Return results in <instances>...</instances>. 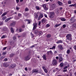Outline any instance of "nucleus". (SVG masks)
I'll return each instance as SVG.
<instances>
[{"instance_id": "nucleus-1", "label": "nucleus", "mask_w": 76, "mask_h": 76, "mask_svg": "<svg viewBox=\"0 0 76 76\" xmlns=\"http://www.w3.org/2000/svg\"><path fill=\"white\" fill-rule=\"evenodd\" d=\"M50 19H52V18H53L54 17V15H55V12H51L50 13Z\"/></svg>"}, {"instance_id": "nucleus-2", "label": "nucleus", "mask_w": 76, "mask_h": 76, "mask_svg": "<svg viewBox=\"0 0 76 76\" xmlns=\"http://www.w3.org/2000/svg\"><path fill=\"white\" fill-rule=\"evenodd\" d=\"M31 54V52H29V55L24 57V59L25 60H29L31 58V56L30 55Z\"/></svg>"}, {"instance_id": "nucleus-3", "label": "nucleus", "mask_w": 76, "mask_h": 76, "mask_svg": "<svg viewBox=\"0 0 76 76\" xmlns=\"http://www.w3.org/2000/svg\"><path fill=\"white\" fill-rule=\"evenodd\" d=\"M66 39L71 40L72 39V35L70 34H69L66 35Z\"/></svg>"}, {"instance_id": "nucleus-4", "label": "nucleus", "mask_w": 76, "mask_h": 76, "mask_svg": "<svg viewBox=\"0 0 76 76\" xmlns=\"http://www.w3.org/2000/svg\"><path fill=\"white\" fill-rule=\"evenodd\" d=\"M16 66V65L15 64H11L9 66V69H13L14 67H15Z\"/></svg>"}, {"instance_id": "nucleus-5", "label": "nucleus", "mask_w": 76, "mask_h": 76, "mask_svg": "<svg viewBox=\"0 0 76 76\" xmlns=\"http://www.w3.org/2000/svg\"><path fill=\"white\" fill-rule=\"evenodd\" d=\"M42 7H43V9L45 10H47L48 9V7L47 6V5L45 4L42 5Z\"/></svg>"}, {"instance_id": "nucleus-6", "label": "nucleus", "mask_w": 76, "mask_h": 76, "mask_svg": "<svg viewBox=\"0 0 76 76\" xmlns=\"http://www.w3.org/2000/svg\"><path fill=\"white\" fill-rule=\"evenodd\" d=\"M10 44L11 46L12 47V48L15 47L16 46V44L14 42V41H11L10 43Z\"/></svg>"}, {"instance_id": "nucleus-7", "label": "nucleus", "mask_w": 76, "mask_h": 76, "mask_svg": "<svg viewBox=\"0 0 76 76\" xmlns=\"http://www.w3.org/2000/svg\"><path fill=\"white\" fill-rule=\"evenodd\" d=\"M37 26V23H36V22H35L34 23H33V31H35Z\"/></svg>"}, {"instance_id": "nucleus-8", "label": "nucleus", "mask_w": 76, "mask_h": 76, "mask_svg": "<svg viewBox=\"0 0 76 76\" xmlns=\"http://www.w3.org/2000/svg\"><path fill=\"white\" fill-rule=\"evenodd\" d=\"M3 64L4 66L6 67H8V66H9L10 65L9 64L8 62H5Z\"/></svg>"}, {"instance_id": "nucleus-9", "label": "nucleus", "mask_w": 76, "mask_h": 76, "mask_svg": "<svg viewBox=\"0 0 76 76\" xmlns=\"http://www.w3.org/2000/svg\"><path fill=\"white\" fill-rule=\"evenodd\" d=\"M76 19H75L74 18H72L71 19H70V21L71 23H74L75 21H76Z\"/></svg>"}, {"instance_id": "nucleus-10", "label": "nucleus", "mask_w": 76, "mask_h": 76, "mask_svg": "<svg viewBox=\"0 0 76 76\" xmlns=\"http://www.w3.org/2000/svg\"><path fill=\"white\" fill-rule=\"evenodd\" d=\"M52 64L54 65V66L57 64V60L56 59H54L52 62Z\"/></svg>"}, {"instance_id": "nucleus-11", "label": "nucleus", "mask_w": 76, "mask_h": 76, "mask_svg": "<svg viewBox=\"0 0 76 76\" xmlns=\"http://www.w3.org/2000/svg\"><path fill=\"white\" fill-rule=\"evenodd\" d=\"M47 53L48 56H50V54L51 55L53 54V52H52V51L51 50H50V51H48Z\"/></svg>"}, {"instance_id": "nucleus-12", "label": "nucleus", "mask_w": 76, "mask_h": 76, "mask_svg": "<svg viewBox=\"0 0 76 76\" xmlns=\"http://www.w3.org/2000/svg\"><path fill=\"white\" fill-rule=\"evenodd\" d=\"M46 21H47V20H46L45 18H43V19H42L41 20L42 23H45V22H46Z\"/></svg>"}, {"instance_id": "nucleus-13", "label": "nucleus", "mask_w": 76, "mask_h": 76, "mask_svg": "<svg viewBox=\"0 0 76 76\" xmlns=\"http://www.w3.org/2000/svg\"><path fill=\"white\" fill-rule=\"evenodd\" d=\"M58 48H60V50H62V49H63V48L61 45H58Z\"/></svg>"}, {"instance_id": "nucleus-14", "label": "nucleus", "mask_w": 76, "mask_h": 76, "mask_svg": "<svg viewBox=\"0 0 76 76\" xmlns=\"http://www.w3.org/2000/svg\"><path fill=\"white\" fill-rule=\"evenodd\" d=\"M61 25V23H60V24H56V25L54 26V27L55 28H57V27H58V26H59L60 25Z\"/></svg>"}, {"instance_id": "nucleus-15", "label": "nucleus", "mask_w": 76, "mask_h": 76, "mask_svg": "<svg viewBox=\"0 0 76 76\" xmlns=\"http://www.w3.org/2000/svg\"><path fill=\"white\" fill-rule=\"evenodd\" d=\"M15 24H16V22H14L11 24L10 26H15Z\"/></svg>"}, {"instance_id": "nucleus-16", "label": "nucleus", "mask_w": 76, "mask_h": 76, "mask_svg": "<svg viewBox=\"0 0 76 76\" xmlns=\"http://www.w3.org/2000/svg\"><path fill=\"white\" fill-rule=\"evenodd\" d=\"M12 19V18L11 17H10L6 19L5 21V22H8V21H9V20H10V19Z\"/></svg>"}, {"instance_id": "nucleus-17", "label": "nucleus", "mask_w": 76, "mask_h": 76, "mask_svg": "<svg viewBox=\"0 0 76 76\" xmlns=\"http://www.w3.org/2000/svg\"><path fill=\"white\" fill-rule=\"evenodd\" d=\"M42 68L45 71V73H47V70L45 68L44 66H42Z\"/></svg>"}, {"instance_id": "nucleus-18", "label": "nucleus", "mask_w": 76, "mask_h": 76, "mask_svg": "<svg viewBox=\"0 0 76 76\" xmlns=\"http://www.w3.org/2000/svg\"><path fill=\"white\" fill-rule=\"evenodd\" d=\"M34 34H35V35H38V32H39V31L38 30H35L34 31Z\"/></svg>"}, {"instance_id": "nucleus-19", "label": "nucleus", "mask_w": 76, "mask_h": 76, "mask_svg": "<svg viewBox=\"0 0 76 76\" xmlns=\"http://www.w3.org/2000/svg\"><path fill=\"white\" fill-rule=\"evenodd\" d=\"M38 71L37 69H34L33 70L32 73H38Z\"/></svg>"}, {"instance_id": "nucleus-20", "label": "nucleus", "mask_w": 76, "mask_h": 76, "mask_svg": "<svg viewBox=\"0 0 76 76\" xmlns=\"http://www.w3.org/2000/svg\"><path fill=\"white\" fill-rule=\"evenodd\" d=\"M72 27L74 28H76V23H74L72 25Z\"/></svg>"}, {"instance_id": "nucleus-21", "label": "nucleus", "mask_w": 76, "mask_h": 76, "mask_svg": "<svg viewBox=\"0 0 76 76\" xmlns=\"http://www.w3.org/2000/svg\"><path fill=\"white\" fill-rule=\"evenodd\" d=\"M62 42H63V41L61 40H60L58 41L56 43H57V44H59L60 43H62Z\"/></svg>"}, {"instance_id": "nucleus-22", "label": "nucleus", "mask_w": 76, "mask_h": 76, "mask_svg": "<svg viewBox=\"0 0 76 76\" xmlns=\"http://www.w3.org/2000/svg\"><path fill=\"white\" fill-rule=\"evenodd\" d=\"M7 37V36L6 35H4L2 36V37H1V39H3V38H6Z\"/></svg>"}, {"instance_id": "nucleus-23", "label": "nucleus", "mask_w": 76, "mask_h": 76, "mask_svg": "<svg viewBox=\"0 0 76 76\" xmlns=\"http://www.w3.org/2000/svg\"><path fill=\"white\" fill-rule=\"evenodd\" d=\"M11 31L12 34H13L14 33V30L13 29V28H11Z\"/></svg>"}, {"instance_id": "nucleus-24", "label": "nucleus", "mask_w": 76, "mask_h": 76, "mask_svg": "<svg viewBox=\"0 0 76 76\" xmlns=\"http://www.w3.org/2000/svg\"><path fill=\"white\" fill-rule=\"evenodd\" d=\"M25 20L28 21V23H30L31 22V20Z\"/></svg>"}, {"instance_id": "nucleus-25", "label": "nucleus", "mask_w": 76, "mask_h": 76, "mask_svg": "<svg viewBox=\"0 0 76 76\" xmlns=\"http://www.w3.org/2000/svg\"><path fill=\"white\" fill-rule=\"evenodd\" d=\"M51 35L50 34H48L47 35L46 37L47 38H50L51 37Z\"/></svg>"}, {"instance_id": "nucleus-26", "label": "nucleus", "mask_w": 76, "mask_h": 76, "mask_svg": "<svg viewBox=\"0 0 76 76\" xmlns=\"http://www.w3.org/2000/svg\"><path fill=\"white\" fill-rule=\"evenodd\" d=\"M42 34V32L41 31H39L38 33V35L40 36V35H41Z\"/></svg>"}, {"instance_id": "nucleus-27", "label": "nucleus", "mask_w": 76, "mask_h": 76, "mask_svg": "<svg viewBox=\"0 0 76 76\" xmlns=\"http://www.w3.org/2000/svg\"><path fill=\"white\" fill-rule=\"evenodd\" d=\"M58 4H59V5H60V6H61V5H62L63 4V3H62L61 2L59 1H58Z\"/></svg>"}, {"instance_id": "nucleus-28", "label": "nucleus", "mask_w": 76, "mask_h": 76, "mask_svg": "<svg viewBox=\"0 0 76 76\" xmlns=\"http://www.w3.org/2000/svg\"><path fill=\"white\" fill-rule=\"evenodd\" d=\"M62 60H63V58H62V57H60L59 58V62H61V61H62Z\"/></svg>"}, {"instance_id": "nucleus-29", "label": "nucleus", "mask_w": 76, "mask_h": 76, "mask_svg": "<svg viewBox=\"0 0 76 76\" xmlns=\"http://www.w3.org/2000/svg\"><path fill=\"white\" fill-rule=\"evenodd\" d=\"M6 14H7V12L4 13L2 15L1 17H3V16H5V15H6Z\"/></svg>"}, {"instance_id": "nucleus-30", "label": "nucleus", "mask_w": 76, "mask_h": 76, "mask_svg": "<svg viewBox=\"0 0 76 76\" xmlns=\"http://www.w3.org/2000/svg\"><path fill=\"white\" fill-rule=\"evenodd\" d=\"M70 50L69 49L67 50L66 51V53L69 54H70Z\"/></svg>"}, {"instance_id": "nucleus-31", "label": "nucleus", "mask_w": 76, "mask_h": 76, "mask_svg": "<svg viewBox=\"0 0 76 76\" xmlns=\"http://www.w3.org/2000/svg\"><path fill=\"white\" fill-rule=\"evenodd\" d=\"M61 20L62 21H65V20H66V19H65L64 18H62L61 19Z\"/></svg>"}, {"instance_id": "nucleus-32", "label": "nucleus", "mask_w": 76, "mask_h": 76, "mask_svg": "<svg viewBox=\"0 0 76 76\" xmlns=\"http://www.w3.org/2000/svg\"><path fill=\"white\" fill-rule=\"evenodd\" d=\"M6 18H7V17H6V16H4L2 18V20H5V19H6Z\"/></svg>"}, {"instance_id": "nucleus-33", "label": "nucleus", "mask_w": 76, "mask_h": 76, "mask_svg": "<svg viewBox=\"0 0 76 76\" xmlns=\"http://www.w3.org/2000/svg\"><path fill=\"white\" fill-rule=\"evenodd\" d=\"M59 11H60L58 10V9H57L55 10V12H56V13H59Z\"/></svg>"}, {"instance_id": "nucleus-34", "label": "nucleus", "mask_w": 76, "mask_h": 76, "mask_svg": "<svg viewBox=\"0 0 76 76\" xmlns=\"http://www.w3.org/2000/svg\"><path fill=\"white\" fill-rule=\"evenodd\" d=\"M68 4H72V1H71V0L68 1Z\"/></svg>"}, {"instance_id": "nucleus-35", "label": "nucleus", "mask_w": 76, "mask_h": 76, "mask_svg": "<svg viewBox=\"0 0 76 76\" xmlns=\"http://www.w3.org/2000/svg\"><path fill=\"white\" fill-rule=\"evenodd\" d=\"M39 16L41 18H43V14L42 13H40Z\"/></svg>"}, {"instance_id": "nucleus-36", "label": "nucleus", "mask_w": 76, "mask_h": 76, "mask_svg": "<svg viewBox=\"0 0 76 76\" xmlns=\"http://www.w3.org/2000/svg\"><path fill=\"white\" fill-rule=\"evenodd\" d=\"M43 58L44 59V60H46L47 59V58H46V56H45V55H44L43 56Z\"/></svg>"}, {"instance_id": "nucleus-37", "label": "nucleus", "mask_w": 76, "mask_h": 76, "mask_svg": "<svg viewBox=\"0 0 76 76\" xmlns=\"http://www.w3.org/2000/svg\"><path fill=\"white\" fill-rule=\"evenodd\" d=\"M7 29V28L6 27H4L3 28V30L4 31H6Z\"/></svg>"}, {"instance_id": "nucleus-38", "label": "nucleus", "mask_w": 76, "mask_h": 76, "mask_svg": "<svg viewBox=\"0 0 76 76\" xmlns=\"http://www.w3.org/2000/svg\"><path fill=\"white\" fill-rule=\"evenodd\" d=\"M31 37H32V38H34V35L33 34H32V33H31Z\"/></svg>"}, {"instance_id": "nucleus-39", "label": "nucleus", "mask_w": 76, "mask_h": 76, "mask_svg": "<svg viewBox=\"0 0 76 76\" xmlns=\"http://www.w3.org/2000/svg\"><path fill=\"white\" fill-rule=\"evenodd\" d=\"M7 48V47H5L3 49H2V50L3 51L4 50H6V49Z\"/></svg>"}, {"instance_id": "nucleus-40", "label": "nucleus", "mask_w": 76, "mask_h": 76, "mask_svg": "<svg viewBox=\"0 0 76 76\" xmlns=\"http://www.w3.org/2000/svg\"><path fill=\"white\" fill-rule=\"evenodd\" d=\"M36 9H37L38 10H39V7L37 6L36 7Z\"/></svg>"}, {"instance_id": "nucleus-41", "label": "nucleus", "mask_w": 76, "mask_h": 76, "mask_svg": "<svg viewBox=\"0 0 76 76\" xmlns=\"http://www.w3.org/2000/svg\"><path fill=\"white\" fill-rule=\"evenodd\" d=\"M66 24H64L63 25V28H66Z\"/></svg>"}, {"instance_id": "nucleus-42", "label": "nucleus", "mask_w": 76, "mask_h": 76, "mask_svg": "<svg viewBox=\"0 0 76 76\" xmlns=\"http://www.w3.org/2000/svg\"><path fill=\"white\" fill-rule=\"evenodd\" d=\"M37 15H38V13H35L34 14V16H37Z\"/></svg>"}, {"instance_id": "nucleus-43", "label": "nucleus", "mask_w": 76, "mask_h": 76, "mask_svg": "<svg viewBox=\"0 0 76 76\" xmlns=\"http://www.w3.org/2000/svg\"><path fill=\"white\" fill-rule=\"evenodd\" d=\"M60 66L61 67H63V63H61L60 64Z\"/></svg>"}, {"instance_id": "nucleus-44", "label": "nucleus", "mask_w": 76, "mask_h": 76, "mask_svg": "<svg viewBox=\"0 0 76 76\" xmlns=\"http://www.w3.org/2000/svg\"><path fill=\"white\" fill-rule=\"evenodd\" d=\"M28 8H26L25 9V11H28Z\"/></svg>"}, {"instance_id": "nucleus-45", "label": "nucleus", "mask_w": 76, "mask_h": 76, "mask_svg": "<svg viewBox=\"0 0 76 76\" xmlns=\"http://www.w3.org/2000/svg\"><path fill=\"white\" fill-rule=\"evenodd\" d=\"M46 27H47L48 28L50 26V25L47 24H46Z\"/></svg>"}, {"instance_id": "nucleus-46", "label": "nucleus", "mask_w": 76, "mask_h": 76, "mask_svg": "<svg viewBox=\"0 0 76 76\" xmlns=\"http://www.w3.org/2000/svg\"><path fill=\"white\" fill-rule=\"evenodd\" d=\"M73 7H75L76 8V4H73Z\"/></svg>"}, {"instance_id": "nucleus-47", "label": "nucleus", "mask_w": 76, "mask_h": 76, "mask_svg": "<svg viewBox=\"0 0 76 76\" xmlns=\"http://www.w3.org/2000/svg\"><path fill=\"white\" fill-rule=\"evenodd\" d=\"M19 31L20 32H22V29H21V28H20L19 29Z\"/></svg>"}, {"instance_id": "nucleus-48", "label": "nucleus", "mask_w": 76, "mask_h": 76, "mask_svg": "<svg viewBox=\"0 0 76 76\" xmlns=\"http://www.w3.org/2000/svg\"><path fill=\"white\" fill-rule=\"evenodd\" d=\"M73 7V4H71L69 5V7Z\"/></svg>"}, {"instance_id": "nucleus-49", "label": "nucleus", "mask_w": 76, "mask_h": 76, "mask_svg": "<svg viewBox=\"0 0 76 76\" xmlns=\"http://www.w3.org/2000/svg\"><path fill=\"white\" fill-rule=\"evenodd\" d=\"M16 9L17 10H19V8L18 7H16Z\"/></svg>"}, {"instance_id": "nucleus-50", "label": "nucleus", "mask_w": 76, "mask_h": 76, "mask_svg": "<svg viewBox=\"0 0 76 76\" xmlns=\"http://www.w3.org/2000/svg\"><path fill=\"white\" fill-rule=\"evenodd\" d=\"M38 15H37L35 17V18H38Z\"/></svg>"}, {"instance_id": "nucleus-51", "label": "nucleus", "mask_w": 76, "mask_h": 76, "mask_svg": "<svg viewBox=\"0 0 76 76\" xmlns=\"http://www.w3.org/2000/svg\"><path fill=\"white\" fill-rule=\"evenodd\" d=\"M41 22L39 21V24H38V25H39V26H40V24H41Z\"/></svg>"}, {"instance_id": "nucleus-52", "label": "nucleus", "mask_w": 76, "mask_h": 76, "mask_svg": "<svg viewBox=\"0 0 76 76\" xmlns=\"http://www.w3.org/2000/svg\"><path fill=\"white\" fill-rule=\"evenodd\" d=\"M35 47V45H32V46H31V48H34V47Z\"/></svg>"}, {"instance_id": "nucleus-53", "label": "nucleus", "mask_w": 76, "mask_h": 76, "mask_svg": "<svg viewBox=\"0 0 76 76\" xmlns=\"http://www.w3.org/2000/svg\"><path fill=\"white\" fill-rule=\"evenodd\" d=\"M53 49H55L56 48V46H54L52 47Z\"/></svg>"}, {"instance_id": "nucleus-54", "label": "nucleus", "mask_w": 76, "mask_h": 76, "mask_svg": "<svg viewBox=\"0 0 76 76\" xmlns=\"http://www.w3.org/2000/svg\"><path fill=\"white\" fill-rule=\"evenodd\" d=\"M16 31L17 32H19V29L18 28L16 30Z\"/></svg>"}, {"instance_id": "nucleus-55", "label": "nucleus", "mask_w": 76, "mask_h": 76, "mask_svg": "<svg viewBox=\"0 0 76 76\" xmlns=\"http://www.w3.org/2000/svg\"><path fill=\"white\" fill-rule=\"evenodd\" d=\"M67 66H66L64 68V69H67Z\"/></svg>"}, {"instance_id": "nucleus-56", "label": "nucleus", "mask_w": 76, "mask_h": 76, "mask_svg": "<svg viewBox=\"0 0 76 76\" xmlns=\"http://www.w3.org/2000/svg\"><path fill=\"white\" fill-rule=\"evenodd\" d=\"M18 16L19 17H20L21 16V14H18Z\"/></svg>"}, {"instance_id": "nucleus-57", "label": "nucleus", "mask_w": 76, "mask_h": 76, "mask_svg": "<svg viewBox=\"0 0 76 76\" xmlns=\"http://www.w3.org/2000/svg\"><path fill=\"white\" fill-rule=\"evenodd\" d=\"M6 54V52H3L2 53L3 55H5V54Z\"/></svg>"}, {"instance_id": "nucleus-58", "label": "nucleus", "mask_w": 76, "mask_h": 76, "mask_svg": "<svg viewBox=\"0 0 76 76\" xmlns=\"http://www.w3.org/2000/svg\"><path fill=\"white\" fill-rule=\"evenodd\" d=\"M25 69L26 71H28V69H27V68H25Z\"/></svg>"}, {"instance_id": "nucleus-59", "label": "nucleus", "mask_w": 76, "mask_h": 76, "mask_svg": "<svg viewBox=\"0 0 76 76\" xmlns=\"http://www.w3.org/2000/svg\"><path fill=\"white\" fill-rule=\"evenodd\" d=\"M4 58V57H3V56H2L0 58V59L1 60V59H2V58Z\"/></svg>"}, {"instance_id": "nucleus-60", "label": "nucleus", "mask_w": 76, "mask_h": 76, "mask_svg": "<svg viewBox=\"0 0 76 76\" xmlns=\"http://www.w3.org/2000/svg\"><path fill=\"white\" fill-rule=\"evenodd\" d=\"M41 18L40 17V16H39L38 18V20H40V19H41Z\"/></svg>"}, {"instance_id": "nucleus-61", "label": "nucleus", "mask_w": 76, "mask_h": 76, "mask_svg": "<svg viewBox=\"0 0 76 76\" xmlns=\"http://www.w3.org/2000/svg\"><path fill=\"white\" fill-rule=\"evenodd\" d=\"M7 58H6L4 59V61H7Z\"/></svg>"}, {"instance_id": "nucleus-62", "label": "nucleus", "mask_w": 76, "mask_h": 76, "mask_svg": "<svg viewBox=\"0 0 76 76\" xmlns=\"http://www.w3.org/2000/svg\"><path fill=\"white\" fill-rule=\"evenodd\" d=\"M16 2L17 3H18V2H19V0H16Z\"/></svg>"}, {"instance_id": "nucleus-63", "label": "nucleus", "mask_w": 76, "mask_h": 76, "mask_svg": "<svg viewBox=\"0 0 76 76\" xmlns=\"http://www.w3.org/2000/svg\"><path fill=\"white\" fill-rule=\"evenodd\" d=\"M67 71V69H64L63 70V72H66Z\"/></svg>"}, {"instance_id": "nucleus-64", "label": "nucleus", "mask_w": 76, "mask_h": 76, "mask_svg": "<svg viewBox=\"0 0 76 76\" xmlns=\"http://www.w3.org/2000/svg\"><path fill=\"white\" fill-rule=\"evenodd\" d=\"M12 75V74H9V76H11Z\"/></svg>"}]
</instances>
